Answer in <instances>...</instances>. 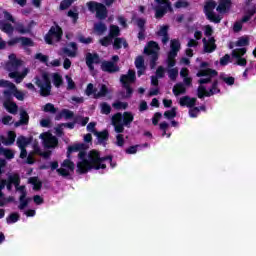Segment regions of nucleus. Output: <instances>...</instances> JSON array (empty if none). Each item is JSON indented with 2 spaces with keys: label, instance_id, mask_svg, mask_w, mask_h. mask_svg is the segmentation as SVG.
<instances>
[{
  "label": "nucleus",
  "instance_id": "nucleus-1",
  "mask_svg": "<svg viewBox=\"0 0 256 256\" xmlns=\"http://www.w3.org/2000/svg\"><path fill=\"white\" fill-rule=\"evenodd\" d=\"M8 59L10 60L5 63L4 69L10 72L8 73L10 79H14L16 84H20L27 77L29 71L26 69L22 73L18 72L22 66V60L18 59L15 54H10Z\"/></svg>",
  "mask_w": 256,
  "mask_h": 256
},
{
  "label": "nucleus",
  "instance_id": "nucleus-2",
  "mask_svg": "<svg viewBox=\"0 0 256 256\" xmlns=\"http://www.w3.org/2000/svg\"><path fill=\"white\" fill-rule=\"evenodd\" d=\"M35 85L40 89V96L49 97L52 91V84L49 74H43V82L39 76H35Z\"/></svg>",
  "mask_w": 256,
  "mask_h": 256
},
{
  "label": "nucleus",
  "instance_id": "nucleus-3",
  "mask_svg": "<svg viewBox=\"0 0 256 256\" xmlns=\"http://www.w3.org/2000/svg\"><path fill=\"white\" fill-rule=\"evenodd\" d=\"M159 44L154 41L147 43V46L144 47V54L151 56L150 67L154 69L157 66V61L159 60Z\"/></svg>",
  "mask_w": 256,
  "mask_h": 256
},
{
  "label": "nucleus",
  "instance_id": "nucleus-4",
  "mask_svg": "<svg viewBox=\"0 0 256 256\" xmlns=\"http://www.w3.org/2000/svg\"><path fill=\"white\" fill-rule=\"evenodd\" d=\"M63 38V29L61 26H52L50 27L48 33L45 35L44 39L48 45H53L54 42H61Z\"/></svg>",
  "mask_w": 256,
  "mask_h": 256
},
{
  "label": "nucleus",
  "instance_id": "nucleus-5",
  "mask_svg": "<svg viewBox=\"0 0 256 256\" xmlns=\"http://www.w3.org/2000/svg\"><path fill=\"white\" fill-rule=\"evenodd\" d=\"M216 7L217 3L215 1H208L203 7V13L208 21L218 24L221 21V17L215 14Z\"/></svg>",
  "mask_w": 256,
  "mask_h": 256
},
{
  "label": "nucleus",
  "instance_id": "nucleus-6",
  "mask_svg": "<svg viewBox=\"0 0 256 256\" xmlns=\"http://www.w3.org/2000/svg\"><path fill=\"white\" fill-rule=\"evenodd\" d=\"M158 5L155 7V18L162 19L169 11L173 12V7L170 1H157Z\"/></svg>",
  "mask_w": 256,
  "mask_h": 256
},
{
  "label": "nucleus",
  "instance_id": "nucleus-7",
  "mask_svg": "<svg viewBox=\"0 0 256 256\" xmlns=\"http://www.w3.org/2000/svg\"><path fill=\"white\" fill-rule=\"evenodd\" d=\"M88 8L90 11L92 12H96V17L99 20H106L107 15H108V11L105 5L101 4V3H93V2H89L88 3Z\"/></svg>",
  "mask_w": 256,
  "mask_h": 256
},
{
  "label": "nucleus",
  "instance_id": "nucleus-8",
  "mask_svg": "<svg viewBox=\"0 0 256 256\" xmlns=\"http://www.w3.org/2000/svg\"><path fill=\"white\" fill-rule=\"evenodd\" d=\"M20 43L22 47H34V41L26 36L14 37L7 41V45L13 47L14 45Z\"/></svg>",
  "mask_w": 256,
  "mask_h": 256
},
{
  "label": "nucleus",
  "instance_id": "nucleus-9",
  "mask_svg": "<svg viewBox=\"0 0 256 256\" xmlns=\"http://www.w3.org/2000/svg\"><path fill=\"white\" fill-rule=\"evenodd\" d=\"M101 166L92 165L88 160L77 162V173L80 175L86 174L89 170H99Z\"/></svg>",
  "mask_w": 256,
  "mask_h": 256
},
{
  "label": "nucleus",
  "instance_id": "nucleus-10",
  "mask_svg": "<svg viewBox=\"0 0 256 256\" xmlns=\"http://www.w3.org/2000/svg\"><path fill=\"white\" fill-rule=\"evenodd\" d=\"M137 81V76H136V71L129 69L127 71V74H122L120 76V82L122 84V86L125 85H131L133 83H135Z\"/></svg>",
  "mask_w": 256,
  "mask_h": 256
},
{
  "label": "nucleus",
  "instance_id": "nucleus-11",
  "mask_svg": "<svg viewBox=\"0 0 256 256\" xmlns=\"http://www.w3.org/2000/svg\"><path fill=\"white\" fill-rule=\"evenodd\" d=\"M112 125L114 127V131L118 134H121L125 131L126 125L122 123L121 113H116L112 116Z\"/></svg>",
  "mask_w": 256,
  "mask_h": 256
},
{
  "label": "nucleus",
  "instance_id": "nucleus-12",
  "mask_svg": "<svg viewBox=\"0 0 256 256\" xmlns=\"http://www.w3.org/2000/svg\"><path fill=\"white\" fill-rule=\"evenodd\" d=\"M44 146L47 149H55L58 146V139L52 134H42Z\"/></svg>",
  "mask_w": 256,
  "mask_h": 256
},
{
  "label": "nucleus",
  "instance_id": "nucleus-13",
  "mask_svg": "<svg viewBox=\"0 0 256 256\" xmlns=\"http://www.w3.org/2000/svg\"><path fill=\"white\" fill-rule=\"evenodd\" d=\"M3 94L7 99H10L12 95L17 99V101H24L25 99V94L18 90L16 85H14V88H11L10 91L5 90Z\"/></svg>",
  "mask_w": 256,
  "mask_h": 256
},
{
  "label": "nucleus",
  "instance_id": "nucleus-14",
  "mask_svg": "<svg viewBox=\"0 0 256 256\" xmlns=\"http://www.w3.org/2000/svg\"><path fill=\"white\" fill-rule=\"evenodd\" d=\"M101 70L103 72H107L109 74L117 73L120 71V67L118 64L113 63L111 61H103L101 63Z\"/></svg>",
  "mask_w": 256,
  "mask_h": 256
},
{
  "label": "nucleus",
  "instance_id": "nucleus-15",
  "mask_svg": "<svg viewBox=\"0 0 256 256\" xmlns=\"http://www.w3.org/2000/svg\"><path fill=\"white\" fill-rule=\"evenodd\" d=\"M86 64L90 71H94V64H100V57L97 53H88L86 54Z\"/></svg>",
  "mask_w": 256,
  "mask_h": 256
},
{
  "label": "nucleus",
  "instance_id": "nucleus-16",
  "mask_svg": "<svg viewBox=\"0 0 256 256\" xmlns=\"http://www.w3.org/2000/svg\"><path fill=\"white\" fill-rule=\"evenodd\" d=\"M202 42H203L204 53H212L216 51L217 45L215 44L216 40L214 37L209 38L208 41L206 40V38H203Z\"/></svg>",
  "mask_w": 256,
  "mask_h": 256
},
{
  "label": "nucleus",
  "instance_id": "nucleus-17",
  "mask_svg": "<svg viewBox=\"0 0 256 256\" xmlns=\"http://www.w3.org/2000/svg\"><path fill=\"white\" fill-rule=\"evenodd\" d=\"M169 29L170 27L165 25L160 27V29L157 31V36L162 37V43L164 45H166L170 41Z\"/></svg>",
  "mask_w": 256,
  "mask_h": 256
},
{
  "label": "nucleus",
  "instance_id": "nucleus-18",
  "mask_svg": "<svg viewBox=\"0 0 256 256\" xmlns=\"http://www.w3.org/2000/svg\"><path fill=\"white\" fill-rule=\"evenodd\" d=\"M196 98H191L190 96H182L179 100V105L181 107H188V108H193L196 105Z\"/></svg>",
  "mask_w": 256,
  "mask_h": 256
},
{
  "label": "nucleus",
  "instance_id": "nucleus-19",
  "mask_svg": "<svg viewBox=\"0 0 256 256\" xmlns=\"http://www.w3.org/2000/svg\"><path fill=\"white\" fill-rule=\"evenodd\" d=\"M15 139H17V134H15L13 131H8L7 138H5L3 135L0 136V140L5 146L13 145Z\"/></svg>",
  "mask_w": 256,
  "mask_h": 256
},
{
  "label": "nucleus",
  "instance_id": "nucleus-20",
  "mask_svg": "<svg viewBox=\"0 0 256 256\" xmlns=\"http://www.w3.org/2000/svg\"><path fill=\"white\" fill-rule=\"evenodd\" d=\"M122 46L124 47V49H127L129 47L127 40L123 37H115L113 42L114 50H120Z\"/></svg>",
  "mask_w": 256,
  "mask_h": 256
},
{
  "label": "nucleus",
  "instance_id": "nucleus-21",
  "mask_svg": "<svg viewBox=\"0 0 256 256\" xmlns=\"http://www.w3.org/2000/svg\"><path fill=\"white\" fill-rule=\"evenodd\" d=\"M65 118L66 120L68 119H73L74 118V112L68 109H62L56 116L55 120L59 121L61 119Z\"/></svg>",
  "mask_w": 256,
  "mask_h": 256
},
{
  "label": "nucleus",
  "instance_id": "nucleus-22",
  "mask_svg": "<svg viewBox=\"0 0 256 256\" xmlns=\"http://www.w3.org/2000/svg\"><path fill=\"white\" fill-rule=\"evenodd\" d=\"M86 149V145L85 144H73L68 146L67 149V158L70 159L71 158V154L74 152H78V151H83Z\"/></svg>",
  "mask_w": 256,
  "mask_h": 256
},
{
  "label": "nucleus",
  "instance_id": "nucleus-23",
  "mask_svg": "<svg viewBox=\"0 0 256 256\" xmlns=\"http://www.w3.org/2000/svg\"><path fill=\"white\" fill-rule=\"evenodd\" d=\"M135 120V116L131 112H124L122 114V123L126 128L131 127V123Z\"/></svg>",
  "mask_w": 256,
  "mask_h": 256
},
{
  "label": "nucleus",
  "instance_id": "nucleus-24",
  "mask_svg": "<svg viewBox=\"0 0 256 256\" xmlns=\"http://www.w3.org/2000/svg\"><path fill=\"white\" fill-rule=\"evenodd\" d=\"M70 47L72 48V50L64 47L62 48V52H64L68 57L75 58L77 55L78 46L75 42H71Z\"/></svg>",
  "mask_w": 256,
  "mask_h": 256
},
{
  "label": "nucleus",
  "instance_id": "nucleus-25",
  "mask_svg": "<svg viewBox=\"0 0 256 256\" xmlns=\"http://www.w3.org/2000/svg\"><path fill=\"white\" fill-rule=\"evenodd\" d=\"M196 76L198 78L209 77V76H218V72L214 69H211V68L201 69V70L198 71Z\"/></svg>",
  "mask_w": 256,
  "mask_h": 256
},
{
  "label": "nucleus",
  "instance_id": "nucleus-26",
  "mask_svg": "<svg viewBox=\"0 0 256 256\" xmlns=\"http://www.w3.org/2000/svg\"><path fill=\"white\" fill-rule=\"evenodd\" d=\"M4 107L7 110L8 113L12 115H17L19 106L17 103H14L12 101H8L4 103Z\"/></svg>",
  "mask_w": 256,
  "mask_h": 256
},
{
  "label": "nucleus",
  "instance_id": "nucleus-27",
  "mask_svg": "<svg viewBox=\"0 0 256 256\" xmlns=\"http://www.w3.org/2000/svg\"><path fill=\"white\" fill-rule=\"evenodd\" d=\"M7 182H10V184H13L15 188H19L20 183H21V178L19 173H13L8 175L7 177Z\"/></svg>",
  "mask_w": 256,
  "mask_h": 256
},
{
  "label": "nucleus",
  "instance_id": "nucleus-28",
  "mask_svg": "<svg viewBox=\"0 0 256 256\" xmlns=\"http://www.w3.org/2000/svg\"><path fill=\"white\" fill-rule=\"evenodd\" d=\"M231 5H232V2H231V1H221V2L219 3V5L217 6V11H218L220 14H225V13H227L228 11H230Z\"/></svg>",
  "mask_w": 256,
  "mask_h": 256
},
{
  "label": "nucleus",
  "instance_id": "nucleus-29",
  "mask_svg": "<svg viewBox=\"0 0 256 256\" xmlns=\"http://www.w3.org/2000/svg\"><path fill=\"white\" fill-rule=\"evenodd\" d=\"M88 162L92 165V166H97L99 165V160H100V154L99 152L93 150L90 152V154L88 155Z\"/></svg>",
  "mask_w": 256,
  "mask_h": 256
},
{
  "label": "nucleus",
  "instance_id": "nucleus-30",
  "mask_svg": "<svg viewBox=\"0 0 256 256\" xmlns=\"http://www.w3.org/2000/svg\"><path fill=\"white\" fill-rule=\"evenodd\" d=\"M244 14L253 17L256 14V5L246 2Z\"/></svg>",
  "mask_w": 256,
  "mask_h": 256
},
{
  "label": "nucleus",
  "instance_id": "nucleus-31",
  "mask_svg": "<svg viewBox=\"0 0 256 256\" xmlns=\"http://www.w3.org/2000/svg\"><path fill=\"white\" fill-rule=\"evenodd\" d=\"M28 183L34 186L33 189L35 191H40L43 187V183L39 180L38 177H30L28 179Z\"/></svg>",
  "mask_w": 256,
  "mask_h": 256
},
{
  "label": "nucleus",
  "instance_id": "nucleus-32",
  "mask_svg": "<svg viewBox=\"0 0 256 256\" xmlns=\"http://www.w3.org/2000/svg\"><path fill=\"white\" fill-rule=\"evenodd\" d=\"M94 135L98 138L100 144H104L109 139L108 130L102 132H94Z\"/></svg>",
  "mask_w": 256,
  "mask_h": 256
},
{
  "label": "nucleus",
  "instance_id": "nucleus-33",
  "mask_svg": "<svg viewBox=\"0 0 256 256\" xmlns=\"http://www.w3.org/2000/svg\"><path fill=\"white\" fill-rule=\"evenodd\" d=\"M109 94V89L106 84H101L100 91L94 94V99L104 98Z\"/></svg>",
  "mask_w": 256,
  "mask_h": 256
},
{
  "label": "nucleus",
  "instance_id": "nucleus-34",
  "mask_svg": "<svg viewBox=\"0 0 256 256\" xmlns=\"http://www.w3.org/2000/svg\"><path fill=\"white\" fill-rule=\"evenodd\" d=\"M173 93L174 95L177 97V96H180L182 94H185L186 93V87L184 84L182 83H177L175 84V86L173 87Z\"/></svg>",
  "mask_w": 256,
  "mask_h": 256
},
{
  "label": "nucleus",
  "instance_id": "nucleus-35",
  "mask_svg": "<svg viewBox=\"0 0 256 256\" xmlns=\"http://www.w3.org/2000/svg\"><path fill=\"white\" fill-rule=\"evenodd\" d=\"M0 30L7 33V34H11L14 31L13 26L10 23H7L5 21H0Z\"/></svg>",
  "mask_w": 256,
  "mask_h": 256
},
{
  "label": "nucleus",
  "instance_id": "nucleus-36",
  "mask_svg": "<svg viewBox=\"0 0 256 256\" xmlns=\"http://www.w3.org/2000/svg\"><path fill=\"white\" fill-rule=\"evenodd\" d=\"M120 27L119 26H116V25H111L110 26V32H109V37L115 39V38H118L120 36Z\"/></svg>",
  "mask_w": 256,
  "mask_h": 256
},
{
  "label": "nucleus",
  "instance_id": "nucleus-37",
  "mask_svg": "<svg viewBox=\"0 0 256 256\" xmlns=\"http://www.w3.org/2000/svg\"><path fill=\"white\" fill-rule=\"evenodd\" d=\"M250 44V40L248 36H242L238 41L235 42L236 47H247Z\"/></svg>",
  "mask_w": 256,
  "mask_h": 256
},
{
  "label": "nucleus",
  "instance_id": "nucleus-38",
  "mask_svg": "<svg viewBox=\"0 0 256 256\" xmlns=\"http://www.w3.org/2000/svg\"><path fill=\"white\" fill-rule=\"evenodd\" d=\"M113 159L112 155H107V156H104V157H99V162L98 164L96 165V167H100V169H106L107 168V165L105 163H103L104 161H109L111 162Z\"/></svg>",
  "mask_w": 256,
  "mask_h": 256
},
{
  "label": "nucleus",
  "instance_id": "nucleus-39",
  "mask_svg": "<svg viewBox=\"0 0 256 256\" xmlns=\"http://www.w3.org/2000/svg\"><path fill=\"white\" fill-rule=\"evenodd\" d=\"M94 31L98 33V35H102L107 31V26L103 22H99L97 24H94Z\"/></svg>",
  "mask_w": 256,
  "mask_h": 256
},
{
  "label": "nucleus",
  "instance_id": "nucleus-40",
  "mask_svg": "<svg viewBox=\"0 0 256 256\" xmlns=\"http://www.w3.org/2000/svg\"><path fill=\"white\" fill-rule=\"evenodd\" d=\"M52 82L56 88H60L63 85V77L61 74L55 73L52 77Z\"/></svg>",
  "mask_w": 256,
  "mask_h": 256
},
{
  "label": "nucleus",
  "instance_id": "nucleus-41",
  "mask_svg": "<svg viewBox=\"0 0 256 256\" xmlns=\"http://www.w3.org/2000/svg\"><path fill=\"white\" fill-rule=\"evenodd\" d=\"M28 144L29 142L25 136L22 135L17 138L16 145L19 149L26 148Z\"/></svg>",
  "mask_w": 256,
  "mask_h": 256
},
{
  "label": "nucleus",
  "instance_id": "nucleus-42",
  "mask_svg": "<svg viewBox=\"0 0 256 256\" xmlns=\"http://www.w3.org/2000/svg\"><path fill=\"white\" fill-rule=\"evenodd\" d=\"M62 168H66L70 170L71 172H74L75 170V163L71 161V159H66L64 162L61 163Z\"/></svg>",
  "mask_w": 256,
  "mask_h": 256
},
{
  "label": "nucleus",
  "instance_id": "nucleus-43",
  "mask_svg": "<svg viewBox=\"0 0 256 256\" xmlns=\"http://www.w3.org/2000/svg\"><path fill=\"white\" fill-rule=\"evenodd\" d=\"M20 219V215L17 212H13L6 218L7 224H14L17 223Z\"/></svg>",
  "mask_w": 256,
  "mask_h": 256
},
{
  "label": "nucleus",
  "instance_id": "nucleus-44",
  "mask_svg": "<svg viewBox=\"0 0 256 256\" xmlns=\"http://www.w3.org/2000/svg\"><path fill=\"white\" fill-rule=\"evenodd\" d=\"M89 122V117H83L81 115L74 117V123L81 124L82 127H85Z\"/></svg>",
  "mask_w": 256,
  "mask_h": 256
},
{
  "label": "nucleus",
  "instance_id": "nucleus-45",
  "mask_svg": "<svg viewBox=\"0 0 256 256\" xmlns=\"http://www.w3.org/2000/svg\"><path fill=\"white\" fill-rule=\"evenodd\" d=\"M219 79L226 83L228 86H233L235 84V77H226L224 74H220Z\"/></svg>",
  "mask_w": 256,
  "mask_h": 256
},
{
  "label": "nucleus",
  "instance_id": "nucleus-46",
  "mask_svg": "<svg viewBox=\"0 0 256 256\" xmlns=\"http://www.w3.org/2000/svg\"><path fill=\"white\" fill-rule=\"evenodd\" d=\"M167 72L170 81H176L177 77H179V70L177 68H170Z\"/></svg>",
  "mask_w": 256,
  "mask_h": 256
},
{
  "label": "nucleus",
  "instance_id": "nucleus-47",
  "mask_svg": "<svg viewBox=\"0 0 256 256\" xmlns=\"http://www.w3.org/2000/svg\"><path fill=\"white\" fill-rule=\"evenodd\" d=\"M43 111L45 113L56 114L57 108L55 107L54 104L47 103V104L44 105Z\"/></svg>",
  "mask_w": 256,
  "mask_h": 256
},
{
  "label": "nucleus",
  "instance_id": "nucleus-48",
  "mask_svg": "<svg viewBox=\"0 0 256 256\" xmlns=\"http://www.w3.org/2000/svg\"><path fill=\"white\" fill-rule=\"evenodd\" d=\"M0 154H3L6 159H13L14 158V154H13L12 150L3 148L1 146V143H0Z\"/></svg>",
  "mask_w": 256,
  "mask_h": 256
},
{
  "label": "nucleus",
  "instance_id": "nucleus-49",
  "mask_svg": "<svg viewBox=\"0 0 256 256\" xmlns=\"http://www.w3.org/2000/svg\"><path fill=\"white\" fill-rule=\"evenodd\" d=\"M181 50V43L177 39H173L170 41V51H177L179 52Z\"/></svg>",
  "mask_w": 256,
  "mask_h": 256
},
{
  "label": "nucleus",
  "instance_id": "nucleus-50",
  "mask_svg": "<svg viewBox=\"0 0 256 256\" xmlns=\"http://www.w3.org/2000/svg\"><path fill=\"white\" fill-rule=\"evenodd\" d=\"M246 53H247L246 47L236 48L232 50V57H234V55L244 57Z\"/></svg>",
  "mask_w": 256,
  "mask_h": 256
},
{
  "label": "nucleus",
  "instance_id": "nucleus-51",
  "mask_svg": "<svg viewBox=\"0 0 256 256\" xmlns=\"http://www.w3.org/2000/svg\"><path fill=\"white\" fill-rule=\"evenodd\" d=\"M232 58H234L236 60V65H238L240 67H246V65H247L246 58L237 56L236 54H234V56H232Z\"/></svg>",
  "mask_w": 256,
  "mask_h": 256
},
{
  "label": "nucleus",
  "instance_id": "nucleus-52",
  "mask_svg": "<svg viewBox=\"0 0 256 256\" xmlns=\"http://www.w3.org/2000/svg\"><path fill=\"white\" fill-rule=\"evenodd\" d=\"M113 38L110 36H104L99 40L102 47H109L112 43Z\"/></svg>",
  "mask_w": 256,
  "mask_h": 256
},
{
  "label": "nucleus",
  "instance_id": "nucleus-53",
  "mask_svg": "<svg viewBox=\"0 0 256 256\" xmlns=\"http://www.w3.org/2000/svg\"><path fill=\"white\" fill-rule=\"evenodd\" d=\"M21 122H23L25 125L29 124L30 116L27 111L22 110L20 111V119Z\"/></svg>",
  "mask_w": 256,
  "mask_h": 256
},
{
  "label": "nucleus",
  "instance_id": "nucleus-54",
  "mask_svg": "<svg viewBox=\"0 0 256 256\" xmlns=\"http://www.w3.org/2000/svg\"><path fill=\"white\" fill-rule=\"evenodd\" d=\"M176 115H177L176 108L173 107L172 109H170L164 113V118L168 119V120H172L173 118L176 117Z\"/></svg>",
  "mask_w": 256,
  "mask_h": 256
},
{
  "label": "nucleus",
  "instance_id": "nucleus-55",
  "mask_svg": "<svg viewBox=\"0 0 256 256\" xmlns=\"http://www.w3.org/2000/svg\"><path fill=\"white\" fill-rule=\"evenodd\" d=\"M0 87L2 88H8V89H15V84H13L12 82L8 81V80H4L1 79L0 80Z\"/></svg>",
  "mask_w": 256,
  "mask_h": 256
},
{
  "label": "nucleus",
  "instance_id": "nucleus-56",
  "mask_svg": "<svg viewBox=\"0 0 256 256\" xmlns=\"http://www.w3.org/2000/svg\"><path fill=\"white\" fill-rule=\"evenodd\" d=\"M135 67L136 69H144V58L143 56H137L135 59Z\"/></svg>",
  "mask_w": 256,
  "mask_h": 256
},
{
  "label": "nucleus",
  "instance_id": "nucleus-57",
  "mask_svg": "<svg viewBox=\"0 0 256 256\" xmlns=\"http://www.w3.org/2000/svg\"><path fill=\"white\" fill-rule=\"evenodd\" d=\"M111 112V106L104 102L101 104V113L104 114V115H109Z\"/></svg>",
  "mask_w": 256,
  "mask_h": 256
},
{
  "label": "nucleus",
  "instance_id": "nucleus-58",
  "mask_svg": "<svg viewBox=\"0 0 256 256\" xmlns=\"http://www.w3.org/2000/svg\"><path fill=\"white\" fill-rule=\"evenodd\" d=\"M97 94V88H94V84L89 83L86 89V95L91 96Z\"/></svg>",
  "mask_w": 256,
  "mask_h": 256
},
{
  "label": "nucleus",
  "instance_id": "nucleus-59",
  "mask_svg": "<svg viewBox=\"0 0 256 256\" xmlns=\"http://www.w3.org/2000/svg\"><path fill=\"white\" fill-rule=\"evenodd\" d=\"M67 16L72 19L74 24H76L79 19V14L73 10H69Z\"/></svg>",
  "mask_w": 256,
  "mask_h": 256
},
{
  "label": "nucleus",
  "instance_id": "nucleus-60",
  "mask_svg": "<svg viewBox=\"0 0 256 256\" xmlns=\"http://www.w3.org/2000/svg\"><path fill=\"white\" fill-rule=\"evenodd\" d=\"M112 107L116 110L127 109L128 108V103L118 101V102L113 103Z\"/></svg>",
  "mask_w": 256,
  "mask_h": 256
},
{
  "label": "nucleus",
  "instance_id": "nucleus-61",
  "mask_svg": "<svg viewBox=\"0 0 256 256\" xmlns=\"http://www.w3.org/2000/svg\"><path fill=\"white\" fill-rule=\"evenodd\" d=\"M205 92H206V87L205 86H203V85L198 86V89H197L198 99H204Z\"/></svg>",
  "mask_w": 256,
  "mask_h": 256
},
{
  "label": "nucleus",
  "instance_id": "nucleus-62",
  "mask_svg": "<svg viewBox=\"0 0 256 256\" xmlns=\"http://www.w3.org/2000/svg\"><path fill=\"white\" fill-rule=\"evenodd\" d=\"M78 41L83 43V44H90V43H93V37H85V36H79L78 37Z\"/></svg>",
  "mask_w": 256,
  "mask_h": 256
},
{
  "label": "nucleus",
  "instance_id": "nucleus-63",
  "mask_svg": "<svg viewBox=\"0 0 256 256\" xmlns=\"http://www.w3.org/2000/svg\"><path fill=\"white\" fill-rule=\"evenodd\" d=\"M199 112H200V109L198 107H191L189 109L190 118H197Z\"/></svg>",
  "mask_w": 256,
  "mask_h": 256
},
{
  "label": "nucleus",
  "instance_id": "nucleus-64",
  "mask_svg": "<svg viewBox=\"0 0 256 256\" xmlns=\"http://www.w3.org/2000/svg\"><path fill=\"white\" fill-rule=\"evenodd\" d=\"M35 59L40 62L47 63L49 61V56H45L42 53H38V54H35Z\"/></svg>",
  "mask_w": 256,
  "mask_h": 256
}]
</instances>
